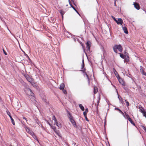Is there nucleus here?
<instances>
[{
	"mask_svg": "<svg viewBox=\"0 0 146 146\" xmlns=\"http://www.w3.org/2000/svg\"><path fill=\"white\" fill-rule=\"evenodd\" d=\"M120 54V56L122 58H124V56L121 53H119Z\"/></svg>",
	"mask_w": 146,
	"mask_h": 146,
	"instance_id": "obj_26",
	"label": "nucleus"
},
{
	"mask_svg": "<svg viewBox=\"0 0 146 146\" xmlns=\"http://www.w3.org/2000/svg\"><path fill=\"white\" fill-rule=\"evenodd\" d=\"M116 92H117V95L118 96V98L119 99L120 101V103H122V104H123V101L122 100V98L121 96H119L118 94V93L117 91V90H116Z\"/></svg>",
	"mask_w": 146,
	"mask_h": 146,
	"instance_id": "obj_14",
	"label": "nucleus"
},
{
	"mask_svg": "<svg viewBox=\"0 0 146 146\" xmlns=\"http://www.w3.org/2000/svg\"><path fill=\"white\" fill-rule=\"evenodd\" d=\"M125 115L127 119H129V118H130L129 115L125 113Z\"/></svg>",
	"mask_w": 146,
	"mask_h": 146,
	"instance_id": "obj_27",
	"label": "nucleus"
},
{
	"mask_svg": "<svg viewBox=\"0 0 146 146\" xmlns=\"http://www.w3.org/2000/svg\"><path fill=\"white\" fill-rule=\"evenodd\" d=\"M115 110H118L119 111L120 110V109H118V108H115Z\"/></svg>",
	"mask_w": 146,
	"mask_h": 146,
	"instance_id": "obj_40",
	"label": "nucleus"
},
{
	"mask_svg": "<svg viewBox=\"0 0 146 146\" xmlns=\"http://www.w3.org/2000/svg\"><path fill=\"white\" fill-rule=\"evenodd\" d=\"M122 29L124 32L126 34L128 33V31H127V28L125 26V25H123L122 26Z\"/></svg>",
	"mask_w": 146,
	"mask_h": 146,
	"instance_id": "obj_12",
	"label": "nucleus"
},
{
	"mask_svg": "<svg viewBox=\"0 0 146 146\" xmlns=\"http://www.w3.org/2000/svg\"><path fill=\"white\" fill-rule=\"evenodd\" d=\"M33 136H32L35 139L37 140V139L36 138V137L35 135L34 134V135H33Z\"/></svg>",
	"mask_w": 146,
	"mask_h": 146,
	"instance_id": "obj_31",
	"label": "nucleus"
},
{
	"mask_svg": "<svg viewBox=\"0 0 146 146\" xmlns=\"http://www.w3.org/2000/svg\"><path fill=\"white\" fill-rule=\"evenodd\" d=\"M69 4L71 6V7H72L73 8V9L76 11V12L77 13H78V14L79 15L78 12V11H77V10L72 5L70 1V0H69Z\"/></svg>",
	"mask_w": 146,
	"mask_h": 146,
	"instance_id": "obj_15",
	"label": "nucleus"
},
{
	"mask_svg": "<svg viewBox=\"0 0 146 146\" xmlns=\"http://www.w3.org/2000/svg\"><path fill=\"white\" fill-rule=\"evenodd\" d=\"M112 18H113V19L115 21H117V20L113 16H112Z\"/></svg>",
	"mask_w": 146,
	"mask_h": 146,
	"instance_id": "obj_32",
	"label": "nucleus"
},
{
	"mask_svg": "<svg viewBox=\"0 0 146 146\" xmlns=\"http://www.w3.org/2000/svg\"><path fill=\"white\" fill-rule=\"evenodd\" d=\"M142 74L145 75V76H146V73L144 72H143V73Z\"/></svg>",
	"mask_w": 146,
	"mask_h": 146,
	"instance_id": "obj_37",
	"label": "nucleus"
},
{
	"mask_svg": "<svg viewBox=\"0 0 146 146\" xmlns=\"http://www.w3.org/2000/svg\"><path fill=\"white\" fill-rule=\"evenodd\" d=\"M98 88L96 87H94V94H96L98 92Z\"/></svg>",
	"mask_w": 146,
	"mask_h": 146,
	"instance_id": "obj_22",
	"label": "nucleus"
},
{
	"mask_svg": "<svg viewBox=\"0 0 146 146\" xmlns=\"http://www.w3.org/2000/svg\"><path fill=\"white\" fill-rule=\"evenodd\" d=\"M6 112L8 115H10L11 114L10 112L8 110L6 111Z\"/></svg>",
	"mask_w": 146,
	"mask_h": 146,
	"instance_id": "obj_29",
	"label": "nucleus"
},
{
	"mask_svg": "<svg viewBox=\"0 0 146 146\" xmlns=\"http://www.w3.org/2000/svg\"><path fill=\"white\" fill-rule=\"evenodd\" d=\"M8 115L9 116L10 118H11V117H12L11 115V114L10 115Z\"/></svg>",
	"mask_w": 146,
	"mask_h": 146,
	"instance_id": "obj_42",
	"label": "nucleus"
},
{
	"mask_svg": "<svg viewBox=\"0 0 146 146\" xmlns=\"http://www.w3.org/2000/svg\"><path fill=\"white\" fill-rule=\"evenodd\" d=\"M86 117V120L87 121H88V119H87V117Z\"/></svg>",
	"mask_w": 146,
	"mask_h": 146,
	"instance_id": "obj_43",
	"label": "nucleus"
},
{
	"mask_svg": "<svg viewBox=\"0 0 146 146\" xmlns=\"http://www.w3.org/2000/svg\"><path fill=\"white\" fill-rule=\"evenodd\" d=\"M24 76L27 80L30 82L32 85L33 84V79L32 78H30L28 75L27 74H25Z\"/></svg>",
	"mask_w": 146,
	"mask_h": 146,
	"instance_id": "obj_3",
	"label": "nucleus"
},
{
	"mask_svg": "<svg viewBox=\"0 0 146 146\" xmlns=\"http://www.w3.org/2000/svg\"><path fill=\"white\" fill-rule=\"evenodd\" d=\"M133 5H134V7L137 10H138L140 9L139 6L137 3L136 2H134L133 3Z\"/></svg>",
	"mask_w": 146,
	"mask_h": 146,
	"instance_id": "obj_11",
	"label": "nucleus"
},
{
	"mask_svg": "<svg viewBox=\"0 0 146 146\" xmlns=\"http://www.w3.org/2000/svg\"><path fill=\"white\" fill-rule=\"evenodd\" d=\"M64 94H66V91L64 89L63 90H62Z\"/></svg>",
	"mask_w": 146,
	"mask_h": 146,
	"instance_id": "obj_33",
	"label": "nucleus"
},
{
	"mask_svg": "<svg viewBox=\"0 0 146 146\" xmlns=\"http://www.w3.org/2000/svg\"><path fill=\"white\" fill-rule=\"evenodd\" d=\"M69 115L70 116L69 118L72 124L74 125V127H76V122L73 119L72 117L70 115V113H69Z\"/></svg>",
	"mask_w": 146,
	"mask_h": 146,
	"instance_id": "obj_5",
	"label": "nucleus"
},
{
	"mask_svg": "<svg viewBox=\"0 0 146 146\" xmlns=\"http://www.w3.org/2000/svg\"><path fill=\"white\" fill-rule=\"evenodd\" d=\"M59 12L61 14V15L62 16V17H63V15L65 13V12L62 10H60L59 11Z\"/></svg>",
	"mask_w": 146,
	"mask_h": 146,
	"instance_id": "obj_19",
	"label": "nucleus"
},
{
	"mask_svg": "<svg viewBox=\"0 0 146 146\" xmlns=\"http://www.w3.org/2000/svg\"><path fill=\"white\" fill-rule=\"evenodd\" d=\"M64 85L63 83H61L60 85V89L61 90H63L64 89Z\"/></svg>",
	"mask_w": 146,
	"mask_h": 146,
	"instance_id": "obj_17",
	"label": "nucleus"
},
{
	"mask_svg": "<svg viewBox=\"0 0 146 146\" xmlns=\"http://www.w3.org/2000/svg\"><path fill=\"white\" fill-rule=\"evenodd\" d=\"M140 72H141L142 74L143 73V72H144V71H143V68H141L140 69Z\"/></svg>",
	"mask_w": 146,
	"mask_h": 146,
	"instance_id": "obj_30",
	"label": "nucleus"
},
{
	"mask_svg": "<svg viewBox=\"0 0 146 146\" xmlns=\"http://www.w3.org/2000/svg\"><path fill=\"white\" fill-rule=\"evenodd\" d=\"M25 93L28 95L30 96V99L35 100V97L34 96V94L31 90L29 88H26L25 90Z\"/></svg>",
	"mask_w": 146,
	"mask_h": 146,
	"instance_id": "obj_1",
	"label": "nucleus"
},
{
	"mask_svg": "<svg viewBox=\"0 0 146 146\" xmlns=\"http://www.w3.org/2000/svg\"><path fill=\"white\" fill-rule=\"evenodd\" d=\"M145 13H146V11H145Z\"/></svg>",
	"mask_w": 146,
	"mask_h": 146,
	"instance_id": "obj_44",
	"label": "nucleus"
},
{
	"mask_svg": "<svg viewBox=\"0 0 146 146\" xmlns=\"http://www.w3.org/2000/svg\"><path fill=\"white\" fill-rule=\"evenodd\" d=\"M25 128L27 133L31 134L32 136H33V135H34L33 133L31 131L28 127L26 126Z\"/></svg>",
	"mask_w": 146,
	"mask_h": 146,
	"instance_id": "obj_6",
	"label": "nucleus"
},
{
	"mask_svg": "<svg viewBox=\"0 0 146 146\" xmlns=\"http://www.w3.org/2000/svg\"><path fill=\"white\" fill-rule=\"evenodd\" d=\"M88 111V109L87 108L86 109L85 111H84L83 113V114L85 117H86V114Z\"/></svg>",
	"mask_w": 146,
	"mask_h": 146,
	"instance_id": "obj_20",
	"label": "nucleus"
},
{
	"mask_svg": "<svg viewBox=\"0 0 146 146\" xmlns=\"http://www.w3.org/2000/svg\"><path fill=\"white\" fill-rule=\"evenodd\" d=\"M10 119L11 120V121L12 123L13 124V125H15V123L14 121V119H13V118H12V117H11Z\"/></svg>",
	"mask_w": 146,
	"mask_h": 146,
	"instance_id": "obj_24",
	"label": "nucleus"
},
{
	"mask_svg": "<svg viewBox=\"0 0 146 146\" xmlns=\"http://www.w3.org/2000/svg\"><path fill=\"white\" fill-rule=\"evenodd\" d=\"M37 123L39 125V126H41L42 127V126L41 124L40 123L39 124L38 122H37Z\"/></svg>",
	"mask_w": 146,
	"mask_h": 146,
	"instance_id": "obj_38",
	"label": "nucleus"
},
{
	"mask_svg": "<svg viewBox=\"0 0 146 146\" xmlns=\"http://www.w3.org/2000/svg\"><path fill=\"white\" fill-rule=\"evenodd\" d=\"M113 71L117 78L119 77L118 73L114 68L113 69Z\"/></svg>",
	"mask_w": 146,
	"mask_h": 146,
	"instance_id": "obj_16",
	"label": "nucleus"
},
{
	"mask_svg": "<svg viewBox=\"0 0 146 146\" xmlns=\"http://www.w3.org/2000/svg\"><path fill=\"white\" fill-rule=\"evenodd\" d=\"M119 112L123 116L125 117V116L124 115V113L120 110L119 111Z\"/></svg>",
	"mask_w": 146,
	"mask_h": 146,
	"instance_id": "obj_28",
	"label": "nucleus"
},
{
	"mask_svg": "<svg viewBox=\"0 0 146 146\" xmlns=\"http://www.w3.org/2000/svg\"><path fill=\"white\" fill-rule=\"evenodd\" d=\"M91 45V42L90 41H88L86 43V48L88 49V50H90V47Z\"/></svg>",
	"mask_w": 146,
	"mask_h": 146,
	"instance_id": "obj_8",
	"label": "nucleus"
},
{
	"mask_svg": "<svg viewBox=\"0 0 146 146\" xmlns=\"http://www.w3.org/2000/svg\"><path fill=\"white\" fill-rule=\"evenodd\" d=\"M128 120L132 124H133V125H135V124L134 123L133 121L130 118H129V119H128Z\"/></svg>",
	"mask_w": 146,
	"mask_h": 146,
	"instance_id": "obj_23",
	"label": "nucleus"
},
{
	"mask_svg": "<svg viewBox=\"0 0 146 146\" xmlns=\"http://www.w3.org/2000/svg\"><path fill=\"white\" fill-rule=\"evenodd\" d=\"M52 119L54 121V125H56V126H58V128H60L61 127L60 124L57 122L56 119L54 115L52 117Z\"/></svg>",
	"mask_w": 146,
	"mask_h": 146,
	"instance_id": "obj_4",
	"label": "nucleus"
},
{
	"mask_svg": "<svg viewBox=\"0 0 146 146\" xmlns=\"http://www.w3.org/2000/svg\"><path fill=\"white\" fill-rule=\"evenodd\" d=\"M84 76H86L87 77L88 81V84L90 85V81L91 80V79L89 78V76L88 75V74H86V73H84Z\"/></svg>",
	"mask_w": 146,
	"mask_h": 146,
	"instance_id": "obj_13",
	"label": "nucleus"
},
{
	"mask_svg": "<svg viewBox=\"0 0 146 146\" xmlns=\"http://www.w3.org/2000/svg\"><path fill=\"white\" fill-rule=\"evenodd\" d=\"M114 5L115 6H116V2H115H115H114Z\"/></svg>",
	"mask_w": 146,
	"mask_h": 146,
	"instance_id": "obj_41",
	"label": "nucleus"
},
{
	"mask_svg": "<svg viewBox=\"0 0 146 146\" xmlns=\"http://www.w3.org/2000/svg\"><path fill=\"white\" fill-rule=\"evenodd\" d=\"M126 105L127 106H128L129 105V104L128 102H126Z\"/></svg>",
	"mask_w": 146,
	"mask_h": 146,
	"instance_id": "obj_36",
	"label": "nucleus"
},
{
	"mask_svg": "<svg viewBox=\"0 0 146 146\" xmlns=\"http://www.w3.org/2000/svg\"><path fill=\"white\" fill-rule=\"evenodd\" d=\"M82 46L83 48V50H84V52H85L84 47L83 46L82 44Z\"/></svg>",
	"mask_w": 146,
	"mask_h": 146,
	"instance_id": "obj_39",
	"label": "nucleus"
},
{
	"mask_svg": "<svg viewBox=\"0 0 146 146\" xmlns=\"http://www.w3.org/2000/svg\"><path fill=\"white\" fill-rule=\"evenodd\" d=\"M113 48L114 52L116 53H117V49L120 52H121L122 51V48L121 46L120 45H115L113 47Z\"/></svg>",
	"mask_w": 146,
	"mask_h": 146,
	"instance_id": "obj_2",
	"label": "nucleus"
},
{
	"mask_svg": "<svg viewBox=\"0 0 146 146\" xmlns=\"http://www.w3.org/2000/svg\"><path fill=\"white\" fill-rule=\"evenodd\" d=\"M119 82L122 85L124 86L125 84L123 80L120 77L117 78Z\"/></svg>",
	"mask_w": 146,
	"mask_h": 146,
	"instance_id": "obj_7",
	"label": "nucleus"
},
{
	"mask_svg": "<svg viewBox=\"0 0 146 146\" xmlns=\"http://www.w3.org/2000/svg\"><path fill=\"white\" fill-rule=\"evenodd\" d=\"M117 24L118 25H122L123 23V20L121 18H119L117 20V21H115Z\"/></svg>",
	"mask_w": 146,
	"mask_h": 146,
	"instance_id": "obj_9",
	"label": "nucleus"
},
{
	"mask_svg": "<svg viewBox=\"0 0 146 146\" xmlns=\"http://www.w3.org/2000/svg\"><path fill=\"white\" fill-rule=\"evenodd\" d=\"M42 100L46 103H47L48 102L46 99V97L45 96H44L42 98Z\"/></svg>",
	"mask_w": 146,
	"mask_h": 146,
	"instance_id": "obj_18",
	"label": "nucleus"
},
{
	"mask_svg": "<svg viewBox=\"0 0 146 146\" xmlns=\"http://www.w3.org/2000/svg\"><path fill=\"white\" fill-rule=\"evenodd\" d=\"M23 119H25L26 120V121L27 122V119L26 117H23Z\"/></svg>",
	"mask_w": 146,
	"mask_h": 146,
	"instance_id": "obj_35",
	"label": "nucleus"
},
{
	"mask_svg": "<svg viewBox=\"0 0 146 146\" xmlns=\"http://www.w3.org/2000/svg\"><path fill=\"white\" fill-rule=\"evenodd\" d=\"M79 107L81 109L82 111H84V106L81 104H80L79 105Z\"/></svg>",
	"mask_w": 146,
	"mask_h": 146,
	"instance_id": "obj_21",
	"label": "nucleus"
},
{
	"mask_svg": "<svg viewBox=\"0 0 146 146\" xmlns=\"http://www.w3.org/2000/svg\"><path fill=\"white\" fill-rule=\"evenodd\" d=\"M3 52H4V53L5 55H7V53L5 51V50H4V49H3Z\"/></svg>",
	"mask_w": 146,
	"mask_h": 146,
	"instance_id": "obj_34",
	"label": "nucleus"
},
{
	"mask_svg": "<svg viewBox=\"0 0 146 146\" xmlns=\"http://www.w3.org/2000/svg\"><path fill=\"white\" fill-rule=\"evenodd\" d=\"M82 69H83V68L84 66V60L83 59L82 60Z\"/></svg>",
	"mask_w": 146,
	"mask_h": 146,
	"instance_id": "obj_25",
	"label": "nucleus"
},
{
	"mask_svg": "<svg viewBox=\"0 0 146 146\" xmlns=\"http://www.w3.org/2000/svg\"><path fill=\"white\" fill-rule=\"evenodd\" d=\"M48 124L51 126L52 128L54 130V131L57 133V135H59V133L56 130V128L55 127L52 126L51 125L49 122H48Z\"/></svg>",
	"mask_w": 146,
	"mask_h": 146,
	"instance_id": "obj_10",
	"label": "nucleus"
}]
</instances>
